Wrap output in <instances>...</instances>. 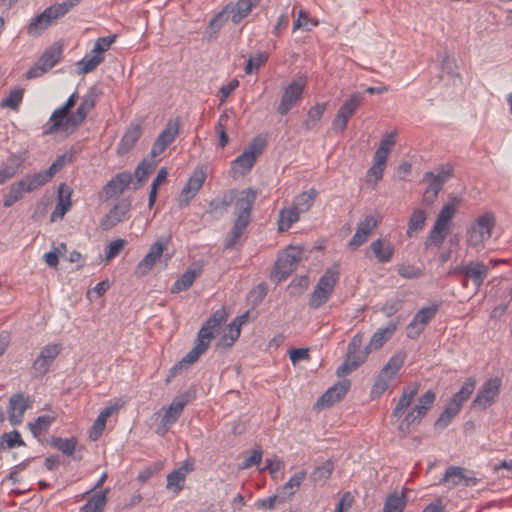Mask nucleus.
I'll use <instances>...</instances> for the list:
<instances>
[{
    "label": "nucleus",
    "mask_w": 512,
    "mask_h": 512,
    "mask_svg": "<svg viewBox=\"0 0 512 512\" xmlns=\"http://www.w3.org/2000/svg\"><path fill=\"white\" fill-rule=\"evenodd\" d=\"M334 470V464L331 460H327L321 465L317 466L310 474V480L315 485H324L330 478Z\"/></svg>",
    "instance_id": "nucleus-38"
},
{
    "label": "nucleus",
    "mask_w": 512,
    "mask_h": 512,
    "mask_svg": "<svg viewBox=\"0 0 512 512\" xmlns=\"http://www.w3.org/2000/svg\"><path fill=\"white\" fill-rule=\"evenodd\" d=\"M307 473L305 470L296 472L279 490V494H283L286 498L293 496L299 489L301 483L305 480Z\"/></svg>",
    "instance_id": "nucleus-43"
},
{
    "label": "nucleus",
    "mask_w": 512,
    "mask_h": 512,
    "mask_svg": "<svg viewBox=\"0 0 512 512\" xmlns=\"http://www.w3.org/2000/svg\"><path fill=\"white\" fill-rule=\"evenodd\" d=\"M24 95V90L20 88L13 89L9 95L2 99L0 106L3 108H11L12 110H18Z\"/></svg>",
    "instance_id": "nucleus-51"
},
{
    "label": "nucleus",
    "mask_w": 512,
    "mask_h": 512,
    "mask_svg": "<svg viewBox=\"0 0 512 512\" xmlns=\"http://www.w3.org/2000/svg\"><path fill=\"white\" fill-rule=\"evenodd\" d=\"M71 158V155L67 153L59 155L49 166V168L35 173L42 185L44 186L47 184L56 173H58L67 163L71 161Z\"/></svg>",
    "instance_id": "nucleus-27"
},
{
    "label": "nucleus",
    "mask_w": 512,
    "mask_h": 512,
    "mask_svg": "<svg viewBox=\"0 0 512 512\" xmlns=\"http://www.w3.org/2000/svg\"><path fill=\"white\" fill-rule=\"evenodd\" d=\"M440 304L434 303L428 307L421 308L408 324L407 337L416 339L425 329L426 325L436 316Z\"/></svg>",
    "instance_id": "nucleus-14"
},
{
    "label": "nucleus",
    "mask_w": 512,
    "mask_h": 512,
    "mask_svg": "<svg viewBox=\"0 0 512 512\" xmlns=\"http://www.w3.org/2000/svg\"><path fill=\"white\" fill-rule=\"evenodd\" d=\"M309 286V278L306 275L297 277L291 281L287 291L291 296H300Z\"/></svg>",
    "instance_id": "nucleus-55"
},
{
    "label": "nucleus",
    "mask_w": 512,
    "mask_h": 512,
    "mask_svg": "<svg viewBox=\"0 0 512 512\" xmlns=\"http://www.w3.org/2000/svg\"><path fill=\"white\" fill-rule=\"evenodd\" d=\"M460 203L461 198L455 196L449 197L448 202L440 210L439 215L434 224H448V222L454 216Z\"/></svg>",
    "instance_id": "nucleus-42"
},
{
    "label": "nucleus",
    "mask_w": 512,
    "mask_h": 512,
    "mask_svg": "<svg viewBox=\"0 0 512 512\" xmlns=\"http://www.w3.org/2000/svg\"><path fill=\"white\" fill-rule=\"evenodd\" d=\"M256 5V0H238L237 3H229L225 6L233 23L238 24L247 17Z\"/></svg>",
    "instance_id": "nucleus-26"
},
{
    "label": "nucleus",
    "mask_w": 512,
    "mask_h": 512,
    "mask_svg": "<svg viewBox=\"0 0 512 512\" xmlns=\"http://www.w3.org/2000/svg\"><path fill=\"white\" fill-rule=\"evenodd\" d=\"M42 186V183L35 173L26 174L19 181H16L10 185L9 191L3 200V205L5 207H11L23 198L24 193L36 191Z\"/></svg>",
    "instance_id": "nucleus-6"
},
{
    "label": "nucleus",
    "mask_w": 512,
    "mask_h": 512,
    "mask_svg": "<svg viewBox=\"0 0 512 512\" xmlns=\"http://www.w3.org/2000/svg\"><path fill=\"white\" fill-rule=\"evenodd\" d=\"M133 176L130 172L123 171L116 174L103 187V193L106 198H112L121 194L132 182Z\"/></svg>",
    "instance_id": "nucleus-21"
},
{
    "label": "nucleus",
    "mask_w": 512,
    "mask_h": 512,
    "mask_svg": "<svg viewBox=\"0 0 512 512\" xmlns=\"http://www.w3.org/2000/svg\"><path fill=\"white\" fill-rule=\"evenodd\" d=\"M235 198V189L223 192L215 197L209 204V212L214 215H222L227 211L228 207L233 203Z\"/></svg>",
    "instance_id": "nucleus-28"
},
{
    "label": "nucleus",
    "mask_w": 512,
    "mask_h": 512,
    "mask_svg": "<svg viewBox=\"0 0 512 512\" xmlns=\"http://www.w3.org/2000/svg\"><path fill=\"white\" fill-rule=\"evenodd\" d=\"M476 387V380L473 377H469L463 383L461 389L455 393L451 398L455 399L456 402L463 405L466 402L472 393L474 392Z\"/></svg>",
    "instance_id": "nucleus-50"
},
{
    "label": "nucleus",
    "mask_w": 512,
    "mask_h": 512,
    "mask_svg": "<svg viewBox=\"0 0 512 512\" xmlns=\"http://www.w3.org/2000/svg\"><path fill=\"white\" fill-rule=\"evenodd\" d=\"M180 130V118L170 119L165 128L156 138L151 151L150 156L152 158L160 155L165 149L176 139Z\"/></svg>",
    "instance_id": "nucleus-15"
},
{
    "label": "nucleus",
    "mask_w": 512,
    "mask_h": 512,
    "mask_svg": "<svg viewBox=\"0 0 512 512\" xmlns=\"http://www.w3.org/2000/svg\"><path fill=\"white\" fill-rule=\"evenodd\" d=\"M255 200L256 191L252 188H247L241 191L235 189V198L233 203L236 220L234 224H249Z\"/></svg>",
    "instance_id": "nucleus-10"
},
{
    "label": "nucleus",
    "mask_w": 512,
    "mask_h": 512,
    "mask_svg": "<svg viewBox=\"0 0 512 512\" xmlns=\"http://www.w3.org/2000/svg\"><path fill=\"white\" fill-rule=\"evenodd\" d=\"M96 104V95L94 92L88 93L80 103L77 108L75 114H73L74 118V127H78L86 118L87 114L94 108Z\"/></svg>",
    "instance_id": "nucleus-37"
},
{
    "label": "nucleus",
    "mask_w": 512,
    "mask_h": 512,
    "mask_svg": "<svg viewBox=\"0 0 512 512\" xmlns=\"http://www.w3.org/2000/svg\"><path fill=\"white\" fill-rule=\"evenodd\" d=\"M364 97L361 93H353L344 101L332 121V129L336 132H343L350 117L362 105Z\"/></svg>",
    "instance_id": "nucleus-12"
},
{
    "label": "nucleus",
    "mask_w": 512,
    "mask_h": 512,
    "mask_svg": "<svg viewBox=\"0 0 512 512\" xmlns=\"http://www.w3.org/2000/svg\"><path fill=\"white\" fill-rule=\"evenodd\" d=\"M363 340H364L363 332H358L352 337L351 341L349 342V344L347 346V353H346L347 358L355 360L358 357V353L360 351H362L361 347L363 344Z\"/></svg>",
    "instance_id": "nucleus-57"
},
{
    "label": "nucleus",
    "mask_w": 512,
    "mask_h": 512,
    "mask_svg": "<svg viewBox=\"0 0 512 512\" xmlns=\"http://www.w3.org/2000/svg\"><path fill=\"white\" fill-rule=\"evenodd\" d=\"M104 61V56L97 55L96 53L87 54L82 60L77 63L78 73L87 74L94 71L99 64Z\"/></svg>",
    "instance_id": "nucleus-47"
},
{
    "label": "nucleus",
    "mask_w": 512,
    "mask_h": 512,
    "mask_svg": "<svg viewBox=\"0 0 512 512\" xmlns=\"http://www.w3.org/2000/svg\"><path fill=\"white\" fill-rule=\"evenodd\" d=\"M130 208V202L122 199L112 209H110V211L106 214L102 224H118L120 222L129 221Z\"/></svg>",
    "instance_id": "nucleus-24"
},
{
    "label": "nucleus",
    "mask_w": 512,
    "mask_h": 512,
    "mask_svg": "<svg viewBox=\"0 0 512 512\" xmlns=\"http://www.w3.org/2000/svg\"><path fill=\"white\" fill-rule=\"evenodd\" d=\"M424 415H422L419 411L415 410V406L404 416L401 423L398 426V430L407 435L411 432L412 427L418 425Z\"/></svg>",
    "instance_id": "nucleus-45"
},
{
    "label": "nucleus",
    "mask_w": 512,
    "mask_h": 512,
    "mask_svg": "<svg viewBox=\"0 0 512 512\" xmlns=\"http://www.w3.org/2000/svg\"><path fill=\"white\" fill-rule=\"evenodd\" d=\"M193 470V464L185 462L178 469L173 470L167 475V489L173 490L174 493H179L185 483L186 475Z\"/></svg>",
    "instance_id": "nucleus-25"
},
{
    "label": "nucleus",
    "mask_w": 512,
    "mask_h": 512,
    "mask_svg": "<svg viewBox=\"0 0 512 512\" xmlns=\"http://www.w3.org/2000/svg\"><path fill=\"white\" fill-rule=\"evenodd\" d=\"M22 163L23 159L21 157L11 154L6 162L0 166V185L13 178L19 171Z\"/></svg>",
    "instance_id": "nucleus-32"
},
{
    "label": "nucleus",
    "mask_w": 512,
    "mask_h": 512,
    "mask_svg": "<svg viewBox=\"0 0 512 512\" xmlns=\"http://www.w3.org/2000/svg\"><path fill=\"white\" fill-rule=\"evenodd\" d=\"M453 176V166L450 164H445L441 166L437 173L428 171L424 174L423 180H426L428 177H434L436 180L441 182L443 185Z\"/></svg>",
    "instance_id": "nucleus-58"
},
{
    "label": "nucleus",
    "mask_w": 512,
    "mask_h": 512,
    "mask_svg": "<svg viewBox=\"0 0 512 512\" xmlns=\"http://www.w3.org/2000/svg\"><path fill=\"white\" fill-rule=\"evenodd\" d=\"M70 196V188L66 183H61L58 187V201L50 217L52 222L62 219L65 213L69 210L71 207Z\"/></svg>",
    "instance_id": "nucleus-23"
},
{
    "label": "nucleus",
    "mask_w": 512,
    "mask_h": 512,
    "mask_svg": "<svg viewBox=\"0 0 512 512\" xmlns=\"http://www.w3.org/2000/svg\"><path fill=\"white\" fill-rule=\"evenodd\" d=\"M418 389L419 384L417 383H414L411 387H409V389H404L395 408L391 413L392 419H399L405 413V410L410 406L412 400L417 395Z\"/></svg>",
    "instance_id": "nucleus-29"
},
{
    "label": "nucleus",
    "mask_w": 512,
    "mask_h": 512,
    "mask_svg": "<svg viewBox=\"0 0 512 512\" xmlns=\"http://www.w3.org/2000/svg\"><path fill=\"white\" fill-rule=\"evenodd\" d=\"M52 446L61 451L63 454L67 456H72L77 446V439L72 438H61V437H53L52 438Z\"/></svg>",
    "instance_id": "nucleus-49"
},
{
    "label": "nucleus",
    "mask_w": 512,
    "mask_h": 512,
    "mask_svg": "<svg viewBox=\"0 0 512 512\" xmlns=\"http://www.w3.org/2000/svg\"><path fill=\"white\" fill-rule=\"evenodd\" d=\"M426 180H430V183L423 194V200L427 204H431L442 190L443 184L436 180L434 177H428Z\"/></svg>",
    "instance_id": "nucleus-53"
},
{
    "label": "nucleus",
    "mask_w": 512,
    "mask_h": 512,
    "mask_svg": "<svg viewBox=\"0 0 512 512\" xmlns=\"http://www.w3.org/2000/svg\"><path fill=\"white\" fill-rule=\"evenodd\" d=\"M227 318L228 313L226 309L221 308L216 310L211 317L206 320L198 332L196 346L188 352L180 362L171 368L170 373L172 376H175L183 366L191 365L198 360L200 355L207 350L215 333H217L221 325L227 321Z\"/></svg>",
    "instance_id": "nucleus-1"
},
{
    "label": "nucleus",
    "mask_w": 512,
    "mask_h": 512,
    "mask_svg": "<svg viewBox=\"0 0 512 512\" xmlns=\"http://www.w3.org/2000/svg\"><path fill=\"white\" fill-rule=\"evenodd\" d=\"M330 297V294L318 289L317 287H314V290L310 295L308 304L312 309H317L323 306L329 300Z\"/></svg>",
    "instance_id": "nucleus-61"
},
{
    "label": "nucleus",
    "mask_w": 512,
    "mask_h": 512,
    "mask_svg": "<svg viewBox=\"0 0 512 512\" xmlns=\"http://www.w3.org/2000/svg\"><path fill=\"white\" fill-rule=\"evenodd\" d=\"M256 163V137L253 138L248 147L231 162L230 175L233 179L245 177L250 173Z\"/></svg>",
    "instance_id": "nucleus-11"
},
{
    "label": "nucleus",
    "mask_w": 512,
    "mask_h": 512,
    "mask_svg": "<svg viewBox=\"0 0 512 512\" xmlns=\"http://www.w3.org/2000/svg\"><path fill=\"white\" fill-rule=\"evenodd\" d=\"M189 402V394L183 393L176 396L168 407L162 408L164 413L156 430L158 435L164 436L169 431V429L177 422L184 410V407Z\"/></svg>",
    "instance_id": "nucleus-5"
},
{
    "label": "nucleus",
    "mask_w": 512,
    "mask_h": 512,
    "mask_svg": "<svg viewBox=\"0 0 512 512\" xmlns=\"http://www.w3.org/2000/svg\"><path fill=\"white\" fill-rule=\"evenodd\" d=\"M229 18L230 16L224 7L221 11L215 14L213 18L209 21V24L204 32V38L208 41L216 39L219 31Z\"/></svg>",
    "instance_id": "nucleus-31"
},
{
    "label": "nucleus",
    "mask_w": 512,
    "mask_h": 512,
    "mask_svg": "<svg viewBox=\"0 0 512 512\" xmlns=\"http://www.w3.org/2000/svg\"><path fill=\"white\" fill-rule=\"evenodd\" d=\"M156 168V161L154 158L146 157L144 158L136 167L134 176L137 179V183H141L145 181L149 175L154 171Z\"/></svg>",
    "instance_id": "nucleus-46"
},
{
    "label": "nucleus",
    "mask_w": 512,
    "mask_h": 512,
    "mask_svg": "<svg viewBox=\"0 0 512 512\" xmlns=\"http://www.w3.org/2000/svg\"><path fill=\"white\" fill-rule=\"evenodd\" d=\"M69 128L72 130L77 128L74 127L73 116L58 108L52 113L49 121L44 125L43 134L51 135L59 130L67 131Z\"/></svg>",
    "instance_id": "nucleus-19"
},
{
    "label": "nucleus",
    "mask_w": 512,
    "mask_h": 512,
    "mask_svg": "<svg viewBox=\"0 0 512 512\" xmlns=\"http://www.w3.org/2000/svg\"><path fill=\"white\" fill-rule=\"evenodd\" d=\"M363 364V358H356L355 360L345 357L344 362L337 368L336 375L343 377L355 371Z\"/></svg>",
    "instance_id": "nucleus-59"
},
{
    "label": "nucleus",
    "mask_w": 512,
    "mask_h": 512,
    "mask_svg": "<svg viewBox=\"0 0 512 512\" xmlns=\"http://www.w3.org/2000/svg\"><path fill=\"white\" fill-rule=\"evenodd\" d=\"M32 400L23 393L13 394L9 399L8 419L13 425L22 423L25 411L30 408Z\"/></svg>",
    "instance_id": "nucleus-18"
},
{
    "label": "nucleus",
    "mask_w": 512,
    "mask_h": 512,
    "mask_svg": "<svg viewBox=\"0 0 512 512\" xmlns=\"http://www.w3.org/2000/svg\"><path fill=\"white\" fill-rule=\"evenodd\" d=\"M397 272L401 277L405 279H417L423 275V272L420 268L410 264L399 265Z\"/></svg>",
    "instance_id": "nucleus-63"
},
{
    "label": "nucleus",
    "mask_w": 512,
    "mask_h": 512,
    "mask_svg": "<svg viewBox=\"0 0 512 512\" xmlns=\"http://www.w3.org/2000/svg\"><path fill=\"white\" fill-rule=\"evenodd\" d=\"M375 227L376 226H359L358 230L348 243L350 249L356 250L360 245H362Z\"/></svg>",
    "instance_id": "nucleus-52"
},
{
    "label": "nucleus",
    "mask_w": 512,
    "mask_h": 512,
    "mask_svg": "<svg viewBox=\"0 0 512 512\" xmlns=\"http://www.w3.org/2000/svg\"><path fill=\"white\" fill-rule=\"evenodd\" d=\"M350 387L351 381L349 379H342L338 381L318 398L315 408L322 409L324 407H330L341 401L349 391Z\"/></svg>",
    "instance_id": "nucleus-16"
},
{
    "label": "nucleus",
    "mask_w": 512,
    "mask_h": 512,
    "mask_svg": "<svg viewBox=\"0 0 512 512\" xmlns=\"http://www.w3.org/2000/svg\"><path fill=\"white\" fill-rule=\"evenodd\" d=\"M318 192L311 188L297 195L289 208H284L280 212L278 224H294L299 220L300 213L307 212L314 204Z\"/></svg>",
    "instance_id": "nucleus-3"
},
{
    "label": "nucleus",
    "mask_w": 512,
    "mask_h": 512,
    "mask_svg": "<svg viewBox=\"0 0 512 512\" xmlns=\"http://www.w3.org/2000/svg\"><path fill=\"white\" fill-rule=\"evenodd\" d=\"M62 53V45L59 43H54L51 47L44 51L38 61L49 71L59 62L62 57Z\"/></svg>",
    "instance_id": "nucleus-36"
},
{
    "label": "nucleus",
    "mask_w": 512,
    "mask_h": 512,
    "mask_svg": "<svg viewBox=\"0 0 512 512\" xmlns=\"http://www.w3.org/2000/svg\"><path fill=\"white\" fill-rule=\"evenodd\" d=\"M127 241L125 239L118 238L109 243L106 251L105 260L108 262L111 259L117 257L126 246Z\"/></svg>",
    "instance_id": "nucleus-64"
},
{
    "label": "nucleus",
    "mask_w": 512,
    "mask_h": 512,
    "mask_svg": "<svg viewBox=\"0 0 512 512\" xmlns=\"http://www.w3.org/2000/svg\"><path fill=\"white\" fill-rule=\"evenodd\" d=\"M304 88L305 80L303 79L293 81L286 87L277 108L281 115H286L296 104V102L300 100Z\"/></svg>",
    "instance_id": "nucleus-17"
},
{
    "label": "nucleus",
    "mask_w": 512,
    "mask_h": 512,
    "mask_svg": "<svg viewBox=\"0 0 512 512\" xmlns=\"http://www.w3.org/2000/svg\"><path fill=\"white\" fill-rule=\"evenodd\" d=\"M56 420L54 414L38 416L34 422H30L28 427L34 437H39L48 431L51 424Z\"/></svg>",
    "instance_id": "nucleus-41"
},
{
    "label": "nucleus",
    "mask_w": 512,
    "mask_h": 512,
    "mask_svg": "<svg viewBox=\"0 0 512 512\" xmlns=\"http://www.w3.org/2000/svg\"><path fill=\"white\" fill-rule=\"evenodd\" d=\"M407 504V497L404 492L398 494L397 492L391 493L387 496L383 512H403Z\"/></svg>",
    "instance_id": "nucleus-40"
},
{
    "label": "nucleus",
    "mask_w": 512,
    "mask_h": 512,
    "mask_svg": "<svg viewBox=\"0 0 512 512\" xmlns=\"http://www.w3.org/2000/svg\"><path fill=\"white\" fill-rule=\"evenodd\" d=\"M262 464V450L258 448V470H269V473L273 478L276 477V474L279 472L281 467L283 466V462L277 457L273 459H266L265 465L261 468Z\"/></svg>",
    "instance_id": "nucleus-54"
},
{
    "label": "nucleus",
    "mask_w": 512,
    "mask_h": 512,
    "mask_svg": "<svg viewBox=\"0 0 512 512\" xmlns=\"http://www.w3.org/2000/svg\"><path fill=\"white\" fill-rule=\"evenodd\" d=\"M303 250L299 246H288L282 251L275 262L270 278L275 283L285 280L290 274L296 270L298 264L302 260Z\"/></svg>",
    "instance_id": "nucleus-2"
},
{
    "label": "nucleus",
    "mask_w": 512,
    "mask_h": 512,
    "mask_svg": "<svg viewBox=\"0 0 512 512\" xmlns=\"http://www.w3.org/2000/svg\"><path fill=\"white\" fill-rule=\"evenodd\" d=\"M249 317V311L238 316L228 326V332L224 333L221 338V344L226 347H231L240 335V327Z\"/></svg>",
    "instance_id": "nucleus-33"
},
{
    "label": "nucleus",
    "mask_w": 512,
    "mask_h": 512,
    "mask_svg": "<svg viewBox=\"0 0 512 512\" xmlns=\"http://www.w3.org/2000/svg\"><path fill=\"white\" fill-rule=\"evenodd\" d=\"M170 241V236L159 237L149 248L145 257L137 264L134 274L137 278L146 276L161 258Z\"/></svg>",
    "instance_id": "nucleus-8"
},
{
    "label": "nucleus",
    "mask_w": 512,
    "mask_h": 512,
    "mask_svg": "<svg viewBox=\"0 0 512 512\" xmlns=\"http://www.w3.org/2000/svg\"><path fill=\"white\" fill-rule=\"evenodd\" d=\"M449 227L450 226H433V229L425 241V246H434L439 248L449 234Z\"/></svg>",
    "instance_id": "nucleus-48"
},
{
    "label": "nucleus",
    "mask_w": 512,
    "mask_h": 512,
    "mask_svg": "<svg viewBox=\"0 0 512 512\" xmlns=\"http://www.w3.org/2000/svg\"><path fill=\"white\" fill-rule=\"evenodd\" d=\"M206 178L203 170H195L188 179L186 185L182 188L179 203L180 205H188L189 202L195 197L196 193L202 187Z\"/></svg>",
    "instance_id": "nucleus-20"
},
{
    "label": "nucleus",
    "mask_w": 512,
    "mask_h": 512,
    "mask_svg": "<svg viewBox=\"0 0 512 512\" xmlns=\"http://www.w3.org/2000/svg\"><path fill=\"white\" fill-rule=\"evenodd\" d=\"M489 273V268L483 263L478 261H470L466 264H462L451 268L448 272L449 276L462 275L465 279L462 281V285L467 287L468 280H471L476 289L483 284Z\"/></svg>",
    "instance_id": "nucleus-4"
},
{
    "label": "nucleus",
    "mask_w": 512,
    "mask_h": 512,
    "mask_svg": "<svg viewBox=\"0 0 512 512\" xmlns=\"http://www.w3.org/2000/svg\"><path fill=\"white\" fill-rule=\"evenodd\" d=\"M435 398V392L432 390L426 391L421 397H419L418 403L415 405V410L419 411L422 415L425 416L433 406Z\"/></svg>",
    "instance_id": "nucleus-56"
},
{
    "label": "nucleus",
    "mask_w": 512,
    "mask_h": 512,
    "mask_svg": "<svg viewBox=\"0 0 512 512\" xmlns=\"http://www.w3.org/2000/svg\"><path fill=\"white\" fill-rule=\"evenodd\" d=\"M466 469L458 466H450L446 469L439 484H451L450 487L462 485Z\"/></svg>",
    "instance_id": "nucleus-44"
},
{
    "label": "nucleus",
    "mask_w": 512,
    "mask_h": 512,
    "mask_svg": "<svg viewBox=\"0 0 512 512\" xmlns=\"http://www.w3.org/2000/svg\"><path fill=\"white\" fill-rule=\"evenodd\" d=\"M502 381L499 377L490 378L479 388L476 397L471 402V409L484 411L497 400Z\"/></svg>",
    "instance_id": "nucleus-7"
},
{
    "label": "nucleus",
    "mask_w": 512,
    "mask_h": 512,
    "mask_svg": "<svg viewBox=\"0 0 512 512\" xmlns=\"http://www.w3.org/2000/svg\"><path fill=\"white\" fill-rule=\"evenodd\" d=\"M142 135L140 124H130L117 146V153L124 155L128 153Z\"/></svg>",
    "instance_id": "nucleus-22"
},
{
    "label": "nucleus",
    "mask_w": 512,
    "mask_h": 512,
    "mask_svg": "<svg viewBox=\"0 0 512 512\" xmlns=\"http://www.w3.org/2000/svg\"><path fill=\"white\" fill-rule=\"evenodd\" d=\"M397 329L396 322H389L386 327L379 328L370 339V347L374 350L380 349L395 333Z\"/></svg>",
    "instance_id": "nucleus-34"
},
{
    "label": "nucleus",
    "mask_w": 512,
    "mask_h": 512,
    "mask_svg": "<svg viewBox=\"0 0 512 512\" xmlns=\"http://www.w3.org/2000/svg\"><path fill=\"white\" fill-rule=\"evenodd\" d=\"M403 363H404V356L394 355L384 365V367L381 369V371H383V374H388L389 377L393 378L397 374V372L400 370Z\"/></svg>",
    "instance_id": "nucleus-60"
},
{
    "label": "nucleus",
    "mask_w": 512,
    "mask_h": 512,
    "mask_svg": "<svg viewBox=\"0 0 512 512\" xmlns=\"http://www.w3.org/2000/svg\"><path fill=\"white\" fill-rule=\"evenodd\" d=\"M339 278V272L336 268H328L324 274L320 277L317 285L318 289L325 291L326 293L332 295L336 283Z\"/></svg>",
    "instance_id": "nucleus-39"
},
{
    "label": "nucleus",
    "mask_w": 512,
    "mask_h": 512,
    "mask_svg": "<svg viewBox=\"0 0 512 512\" xmlns=\"http://www.w3.org/2000/svg\"><path fill=\"white\" fill-rule=\"evenodd\" d=\"M61 350L62 347L60 344H49L44 346L32 364L31 372L33 377L38 378L46 375Z\"/></svg>",
    "instance_id": "nucleus-13"
},
{
    "label": "nucleus",
    "mask_w": 512,
    "mask_h": 512,
    "mask_svg": "<svg viewBox=\"0 0 512 512\" xmlns=\"http://www.w3.org/2000/svg\"><path fill=\"white\" fill-rule=\"evenodd\" d=\"M69 4H56L46 8L41 14L34 17L28 26L27 32L32 36H38L52 22L67 13Z\"/></svg>",
    "instance_id": "nucleus-9"
},
{
    "label": "nucleus",
    "mask_w": 512,
    "mask_h": 512,
    "mask_svg": "<svg viewBox=\"0 0 512 512\" xmlns=\"http://www.w3.org/2000/svg\"><path fill=\"white\" fill-rule=\"evenodd\" d=\"M4 443L6 444V447L8 449H11L15 446H25V443L22 440L21 435L17 430H13L12 432H9V433H4L1 436L0 444L2 445Z\"/></svg>",
    "instance_id": "nucleus-62"
},
{
    "label": "nucleus",
    "mask_w": 512,
    "mask_h": 512,
    "mask_svg": "<svg viewBox=\"0 0 512 512\" xmlns=\"http://www.w3.org/2000/svg\"><path fill=\"white\" fill-rule=\"evenodd\" d=\"M201 269L188 268L172 285L171 292L179 293L189 289L200 275Z\"/></svg>",
    "instance_id": "nucleus-35"
},
{
    "label": "nucleus",
    "mask_w": 512,
    "mask_h": 512,
    "mask_svg": "<svg viewBox=\"0 0 512 512\" xmlns=\"http://www.w3.org/2000/svg\"><path fill=\"white\" fill-rule=\"evenodd\" d=\"M370 249L379 263L389 262L394 254L392 243L383 239H377L370 244Z\"/></svg>",
    "instance_id": "nucleus-30"
}]
</instances>
